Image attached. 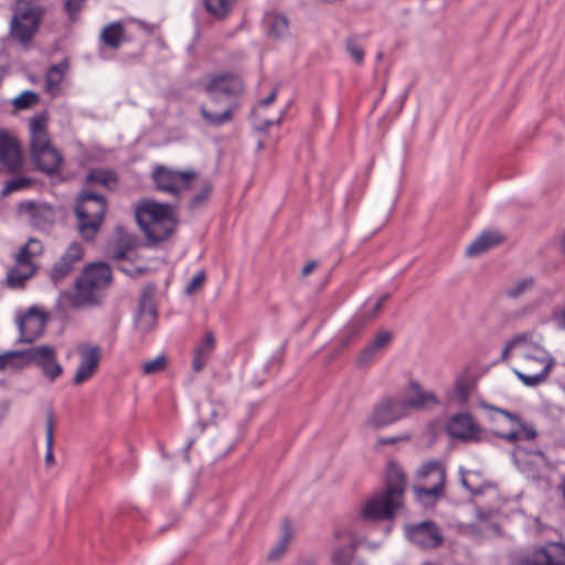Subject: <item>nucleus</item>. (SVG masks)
Returning <instances> with one entry per match:
<instances>
[{
  "label": "nucleus",
  "instance_id": "1",
  "mask_svg": "<svg viewBox=\"0 0 565 565\" xmlns=\"http://www.w3.org/2000/svg\"><path fill=\"white\" fill-rule=\"evenodd\" d=\"M405 486L406 479L402 468L395 462H390L385 489L364 502L360 511L361 518L367 521L392 519L402 505Z\"/></svg>",
  "mask_w": 565,
  "mask_h": 565
},
{
  "label": "nucleus",
  "instance_id": "2",
  "mask_svg": "<svg viewBox=\"0 0 565 565\" xmlns=\"http://www.w3.org/2000/svg\"><path fill=\"white\" fill-rule=\"evenodd\" d=\"M527 343L524 345L519 369H513L515 376L527 387L544 383L556 365L554 356L536 339L534 331H529Z\"/></svg>",
  "mask_w": 565,
  "mask_h": 565
},
{
  "label": "nucleus",
  "instance_id": "3",
  "mask_svg": "<svg viewBox=\"0 0 565 565\" xmlns=\"http://www.w3.org/2000/svg\"><path fill=\"white\" fill-rule=\"evenodd\" d=\"M135 214L140 228L152 242L166 241L175 230L177 217L169 204L143 200L136 206Z\"/></svg>",
  "mask_w": 565,
  "mask_h": 565
},
{
  "label": "nucleus",
  "instance_id": "4",
  "mask_svg": "<svg viewBox=\"0 0 565 565\" xmlns=\"http://www.w3.org/2000/svg\"><path fill=\"white\" fill-rule=\"evenodd\" d=\"M110 282L111 270L108 265L94 263L86 266L75 280L74 292L68 296L71 307L78 309L97 305Z\"/></svg>",
  "mask_w": 565,
  "mask_h": 565
},
{
  "label": "nucleus",
  "instance_id": "5",
  "mask_svg": "<svg viewBox=\"0 0 565 565\" xmlns=\"http://www.w3.org/2000/svg\"><path fill=\"white\" fill-rule=\"evenodd\" d=\"M30 363L35 364L50 382L56 381L64 372L62 364L57 361L55 348L49 344L35 345L24 351H10L0 355V370L9 366L21 369Z\"/></svg>",
  "mask_w": 565,
  "mask_h": 565
},
{
  "label": "nucleus",
  "instance_id": "6",
  "mask_svg": "<svg viewBox=\"0 0 565 565\" xmlns=\"http://www.w3.org/2000/svg\"><path fill=\"white\" fill-rule=\"evenodd\" d=\"M46 122L45 114L36 115L30 120V147L36 167L41 171L52 174L58 171L63 157L51 143Z\"/></svg>",
  "mask_w": 565,
  "mask_h": 565
},
{
  "label": "nucleus",
  "instance_id": "7",
  "mask_svg": "<svg viewBox=\"0 0 565 565\" xmlns=\"http://www.w3.org/2000/svg\"><path fill=\"white\" fill-rule=\"evenodd\" d=\"M44 15V8L35 0H14L9 36L23 46L31 43L39 31Z\"/></svg>",
  "mask_w": 565,
  "mask_h": 565
},
{
  "label": "nucleus",
  "instance_id": "8",
  "mask_svg": "<svg viewBox=\"0 0 565 565\" xmlns=\"http://www.w3.org/2000/svg\"><path fill=\"white\" fill-rule=\"evenodd\" d=\"M106 209L103 195L88 189L81 192L74 211L78 221V232L83 238L94 239L104 221Z\"/></svg>",
  "mask_w": 565,
  "mask_h": 565
},
{
  "label": "nucleus",
  "instance_id": "9",
  "mask_svg": "<svg viewBox=\"0 0 565 565\" xmlns=\"http://www.w3.org/2000/svg\"><path fill=\"white\" fill-rule=\"evenodd\" d=\"M43 244L40 239L31 237L15 255V264L9 269L7 281L9 287L19 288L31 278L36 266L34 259L43 254Z\"/></svg>",
  "mask_w": 565,
  "mask_h": 565
},
{
  "label": "nucleus",
  "instance_id": "10",
  "mask_svg": "<svg viewBox=\"0 0 565 565\" xmlns=\"http://www.w3.org/2000/svg\"><path fill=\"white\" fill-rule=\"evenodd\" d=\"M15 211L20 220L40 232H50L57 220L56 207L44 201H21L17 204Z\"/></svg>",
  "mask_w": 565,
  "mask_h": 565
},
{
  "label": "nucleus",
  "instance_id": "11",
  "mask_svg": "<svg viewBox=\"0 0 565 565\" xmlns=\"http://www.w3.org/2000/svg\"><path fill=\"white\" fill-rule=\"evenodd\" d=\"M416 476L419 480L431 479L430 487H414L416 500L425 507L434 504L444 494V467L438 460H429L418 468Z\"/></svg>",
  "mask_w": 565,
  "mask_h": 565
},
{
  "label": "nucleus",
  "instance_id": "12",
  "mask_svg": "<svg viewBox=\"0 0 565 565\" xmlns=\"http://www.w3.org/2000/svg\"><path fill=\"white\" fill-rule=\"evenodd\" d=\"M405 417L403 405L397 397H384L373 405L364 420V427L379 430Z\"/></svg>",
  "mask_w": 565,
  "mask_h": 565
},
{
  "label": "nucleus",
  "instance_id": "13",
  "mask_svg": "<svg viewBox=\"0 0 565 565\" xmlns=\"http://www.w3.org/2000/svg\"><path fill=\"white\" fill-rule=\"evenodd\" d=\"M195 178L194 171H179L164 166H157L152 172L156 188L173 195L189 190Z\"/></svg>",
  "mask_w": 565,
  "mask_h": 565
},
{
  "label": "nucleus",
  "instance_id": "14",
  "mask_svg": "<svg viewBox=\"0 0 565 565\" xmlns=\"http://www.w3.org/2000/svg\"><path fill=\"white\" fill-rule=\"evenodd\" d=\"M403 405L405 416L407 417L412 409L424 411L439 405V399L431 391L424 390L418 382H411L397 397Z\"/></svg>",
  "mask_w": 565,
  "mask_h": 565
},
{
  "label": "nucleus",
  "instance_id": "15",
  "mask_svg": "<svg viewBox=\"0 0 565 565\" xmlns=\"http://www.w3.org/2000/svg\"><path fill=\"white\" fill-rule=\"evenodd\" d=\"M493 411L495 412V415L492 417L494 422H504L510 426L508 430H497L494 434L498 437L509 443L530 440L536 437L535 429L525 426L516 415L499 408H493Z\"/></svg>",
  "mask_w": 565,
  "mask_h": 565
},
{
  "label": "nucleus",
  "instance_id": "16",
  "mask_svg": "<svg viewBox=\"0 0 565 565\" xmlns=\"http://www.w3.org/2000/svg\"><path fill=\"white\" fill-rule=\"evenodd\" d=\"M77 352L79 363L73 377L74 385H81L92 379L102 359V349L98 345L81 344Z\"/></svg>",
  "mask_w": 565,
  "mask_h": 565
},
{
  "label": "nucleus",
  "instance_id": "17",
  "mask_svg": "<svg viewBox=\"0 0 565 565\" xmlns=\"http://www.w3.org/2000/svg\"><path fill=\"white\" fill-rule=\"evenodd\" d=\"M447 434L462 441H478L481 439L482 429L470 414L454 415L447 423Z\"/></svg>",
  "mask_w": 565,
  "mask_h": 565
},
{
  "label": "nucleus",
  "instance_id": "18",
  "mask_svg": "<svg viewBox=\"0 0 565 565\" xmlns=\"http://www.w3.org/2000/svg\"><path fill=\"white\" fill-rule=\"evenodd\" d=\"M407 539L423 548H433L441 544L443 536L433 522H420L415 525H406Z\"/></svg>",
  "mask_w": 565,
  "mask_h": 565
},
{
  "label": "nucleus",
  "instance_id": "19",
  "mask_svg": "<svg viewBox=\"0 0 565 565\" xmlns=\"http://www.w3.org/2000/svg\"><path fill=\"white\" fill-rule=\"evenodd\" d=\"M206 93L213 103H217L222 96H236L244 89L242 79L231 74H222L212 77L206 84Z\"/></svg>",
  "mask_w": 565,
  "mask_h": 565
},
{
  "label": "nucleus",
  "instance_id": "20",
  "mask_svg": "<svg viewBox=\"0 0 565 565\" xmlns=\"http://www.w3.org/2000/svg\"><path fill=\"white\" fill-rule=\"evenodd\" d=\"M84 257V248L83 246L77 243L73 242L70 244V246L66 248V250L61 255L58 260L53 265L51 269V280L57 285L60 281H62L66 276H68L75 265L81 262Z\"/></svg>",
  "mask_w": 565,
  "mask_h": 565
},
{
  "label": "nucleus",
  "instance_id": "21",
  "mask_svg": "<svg viewBox=\"0 0 565 565\" xmlns=\"http://www.w3.org/2000/svg\"><path fill=\"white\" fill-rule=\"evenodd\" d=\"M45 317L35 308H30L28 312L17 319L20 331V341L31 343L36 340L44 331Z\"/></svg>",
  "mask_w": 565,
  "mask_h": 565
},
{
  "label": "nucleus",
  "instance_id": "22",
  "mask_svg": "<svg viewBox=\"0 0 565 565\" xmlns=\"http://www.w3.org/2000/svg\"><path fill=\"white\" fill-rule=\"evenodd\" d=\"M0 162L10 171L18 170L22 162L20 143L6 129H0Z\"/></svg>",
  "mask_w": 565,
  "mask_h": 565
},
{
  "label": "nucleus",
  "instance_id": "23",
  "mask_svg": "<svg viewBox=\"0 0 565 565\" xmlns=\"http://www.w3.org/2000/svg\"><path fill=\"white\" fill-rule=\"evenodd\" d=\"M520 565H565V547L561 544H551L536 550L522 559Z\"/></svg>",
  "mask_w": 565,
  "mask_h": 565
},
{
  "label": "nucleus",
  "instance_id": "24",
  "mask_svg": "<svg viewBox=\"0 0 565 565\" xmlns=\"http://www.w3.org/2000/svg\"><path fill=\"white\" fill-rule=\"evenodd\" d=\"M392 333L387 330H380L376 332L373 340H371L359 353L356 363L359 366L370 364L374 359L380 355L391 343Z\"/></svg>",
  "mask_w": 565,
  "mask_h": 565
},
{
  "label": "nucleus",
  "instance_id": "25",
  "mask_svg": "<svg viewBox=\"0 0 565 565\" xmlns=\"http://www.w3.org/2000/svg\"><path fill=\"white\" fill-rule=\"evenodd\" d=\"M215 348V335L211 330H206L193 350L192 370L194 372H201L206 366Z\"/></svg>",
  "mask_w": 565,
  "mask_h": 565
},
{
  "label": "nucleus",
  "instance_id": "26",
  "mask_svg": "<svg viewBox=\"0 0 565 565\" xmlns=\"http://www.w3.org/2000/svg\"><path fill=\"white\" fill-rule=\"evenodd\" d=\"M136 326L143 332L150 331L157 323V310L151 297L145 295L140 299L139 310L136 317Z\"/></svg>",
  "mask_w": 565,
  "mask_h": 565
},
{
  "label": "nucleus",
  "instance_id": "27",
  "mask_svg": "<svg viewBox=\"0 0 565 565\" xmlns=\"http://www.w3.org/2000/svg\"><path fill=\"white\" fill-rule=\"evenodd\" d=\"M502 239V236L498 232H483L467 246L466 255L469 257L481 255L499 245Z\"/></svg>",
  "mask_w": 565,
  "mask_h": 565
},
{
  "label": "nucleus",
  "instance_id": "28",
  "mask_svg": "<svg viewBox=\"0 0 565 565\" xmlns=\"http://www.w3.org/2000/svg\"><path fill=\"white\" fill-rule=\"evenodd\" d=\"M138 245V239L131 233L118 228L116 232V238L111 246V257L114 259H124L128 254L135 249Z\"/></svg>",
  "mask_w": 565,
  "mask_h": 565
},
{
  "label": "nucleus",
  "instance_id": "29",
  "mask_svg": "<svg viewBox=\"0 0 565 565\" xmlns=\"http://www.w3.org/2000/svg\"><path fill=\"white\" fill-rule=\"evenodd\" d=\"M103 43L111 49H118L125 41V28L121 22L115 21L107 24L100 33Z\"/></svg>",
  "mask_w": 565,
  "mask_h": 565
},
{
  "label": "nucleus",
  "instance_id": "30",
  "mask_svg": "<svg viewBox=\"0 0 565 565\" xmlns=\"http://www.w3.org/2000/svg\"><path fill=\"white\" fill-rule=\"evenodd\" d=\"M292 537V529L291 523L289 521H285L281 526V534L278 542L271 547L268 552L267 558L270 562L278 561L287 551L288 545Z\"/></svg>",
  "mask_w": 565,
  "mask_h": 565
},
{
  "label": "nucleus",
  "instance_id": "31",
  "mask_svg": "<svg viewBox=\"0 0 565 565\" xmlns=\"http://www.w3.org/2000/svg\"><path fill=\"white\" fill-rule=\"evenodd\" d=\"M89 185H100L109 190L116 189L118 180L116 174L110 170L93 169L86 177Z\"/></svg>",
  "mask_w": 565,
  "mask_h": 565
},
{
  "label": "nucleus",
  "instance_id": "32",
  "mask_svg": "<svg viewBox=\"0 0 565 565\" xmlns=\"http://www.w3.org/2000/svg\"><path fill=\"white\" fill-rule=\"evenodd\" d=\"M235 109H236V105L233 104V105H230L228 107H226L221 113H213L210 109H207V107H205V106H201L200 111H201L202 117L209 125L214 126V127H220V126H223L224 124L232 120L233 113L235 111Z\"/></svg>",
  "mask_w": 565,
  "mask_h": 565
},
{
  "label": "nucleus",
  "instance_id": "33",
  "mask_svg": "<svg viewBox=\"0 0 565 565\" xmlns=\"http://www.w3.org/2000/svg\"><path fill=\"white\" fill-rule=\"evenodd\" d=\"M475 391L473 382L467 379H458L454 385L451 399L460 406H465Z\"/></svg>",
  "mask_w": 565,
  "mask_h": 565
},
{
  "label": "nucleus",
  "instance_id": "34",
  "mask_svg": "<svg viewBox=\"0 0 565 565\" xmlns=\"http://www.w3.org/2000/svg\"><path fill=\"white\" fill-rule=\"evenodd\" d=\"M529 337V331L527 332H523V333H519L516 335H514L504 347V349L502 350V354H501V359L503 361H508L511 355H512V352L514 351L515 352V355L518 356V359L520 360L521 358V352L524 348V345H526V341L529 340L527 339Z\"/></svg>",
  "mask_w": 565,
  "mask_h": 565
},
{
  "label": "nucleus",
  "instance_id": "35",
  "mask_svg": "<svg viewBox=\"0 0 565 565\" xmlns=\"http://www.w3.org/2000/svg\"><path fill=\"white\" fill-rule=\"evenodd\" d=\"M236 0H204L206 10L215 18L223 19L232 10Z\"/></svg>",
  "mask_w": 565,
  "mask_h": 565
},
{
  "label": "nucleus",
  "instance_id": "36",
  "mask_svg": "<svg viewBox=\"0 0 565 565\" xmlns=\"http://www.w3.org/2000/svg\"><path fill=\"white\" fill-rule=\"evenodd\" d=\"M535 286V281L532 277H523L512 282L507 289L505 295L509 298L516 299L525 292L532 290Z\"/></svg>",
  "mask_w": 565,
  "mask_h": 565
},
{
  "label": "nucleus",
  "instance_id": "37",
  "mask_svg": "<svg viewBox=\"0 0 565 565\" xmlns=\"http://www.w3.org/2000/svg\"><path fill=\"white\" fill-rule=\"evenodd\" d=\"M64 72L65 66L63 64L53 65L49 68L46 73L45 84L46 89L50 93L55 94L56 90L60 88V85L64 78Z\"/></svg>",
  "mask_w": 565,
  "mask_h": 565
},
{
  "label": "nucleus",
  "instance_id": "38",
  "mask_svg": "<svg viewBox=\"0 0 565 565\" xmlns=\"http://www.w3.org/2000/svg\"><path fill=\"white\" fill-rule=\"evenodd\" d=\"M362 542H354L349 546L335 548L332 554V565H351L354 550Z\"/></svg>",
  "mask_w": 565,
  "mask_h": 565
},
{
  "label": "nucleus",
  "instance_id": "39",
  "mask_svg": "<svg viewBox=\"0 0 565 565\" xmlns=\"http://www.w3.org/2000/svg\"><path fill=\"white\" fill-rule=\"evenodd\" d=\"M268 23H269L270 33L274 36L281 39L288 34L289 25H288V20L285 17L279 15V14L269 15Z\"/></svg>",
  "mask_w": 565,
  "mask_h": 565
},
{
  "label": "nucleus",
  "instance_id": "40",
  "mask_svg": "<svg viewBox=\"0 0 565 565\" xmlns=\"http://www.w3.org/2000/svg\"><path fill=\"white\" fill-rule=\"evenodd\" d=\"M32 184V180L26 177H18L9 180L1 191L2 196H7L15 191H20L29 188Z\"/></svg>",
  "mask_w": 565,
  "mask_h": 565
},
{
  "label": "nucleus",
  "instance_id": "41",
  "mask_svg": "<svg viewBox=\"0 0 565 565\" xmlns=\"http://www.w3.org/2000/svg\"><path fill=\"white\" fill-rule=\"evenodd\" d=\"M345 50L356 64L361 65L363 63L364 51L355 39L350 38L345 41Z\"/></svg>",
  "mask_w": 565,
  "mask_h": 565
},
{
  "label": "nucleus",
  "instance_id": "42",
  "mask_svg": "<svg viewBox=\"0 0 565 565\" xmlns=\"http://www.w3.org/2000/svg\"><path fill=\"white\" fill-rule=\"evenodd\" d=\"M390 295L385 294L381 298H379L370 308V310L366 309L367 302L364 305L363 310L360 313L361 319L363 322H366L369 320H372L381 310L384 302L388 299Z\"/></svg>",
  "mask_w": 565,
  "mask_h": 565
},
{
  "label": "nucleus",
  "instance_id": "43",
  "mask_svg": "<svg viewBox=\"0 0 565 565\" xmlns=\"http://www.w3.org/2000/svg\"><path fill=\"white\" fill-rule=\"evenodd\" d=\"M38 95L32 90H25L14 98L13 105L18 109H25L38 103Z\"/></svg>",
  "mask_w": 565,
  "mask_h": 565
},
{
  "label": "nucleus",
  "instance_id": "44",
  "mask_svg": "<svg viewBox=\"0 0 565 565\" xmlns=\"http://www.w3.org/2000/svg\"><path fill=\"white\" fill-rule=\"evenodd\" d=\"M53 436H54V422H53V417L49 416L47 422H46V455H45V461L49 465L54 461Z\"/></svg>",
  "mask_w": 565,
  "mask_h": 565
},
{
  "label": "nucleus",
  "instance_id": "45",
  "mask_svg": "<svg viewBox=\"0 0 565 565\" xmlns=\"http://www.w3.org/2000/svg\"><path fill=\"white\" fill-rule=\"evenodd\" d=\"M167 360L163 355H159L156 359L145 362L142 364V373L145 375H150L153 373H159L166 369Z\"/></svg>",
  "mask_w": 565,
  "mask_h": 565
},
{
  "label": "nucleus",
  "instance_id": "46",
  "mask_svg": "<svg viewBox=\"0 0 565 565\" xmlns=\"http://www.w3.org/2000/svg\"><path fill=\"white\" fill-rule=\"evenodd\" d=\"M86 0H65L64 10L68 18L74 21L82 11Z\"/></svg>",
  "mask_w": 565,
  "mask_h": 565
},
{
  "label": "nucleus",
  "instance_id": "47",
  "mask_svg": "<svg viewBox=\"0 0 565 565\" xmlns=\"http://www.w3.org/2000/svg\"><path fill=\"white\" fill-rule=\"evenodd\" d=\"M205 280V274L204 271L196 273L191 280L189 281L186 286V292L193 294Z\"/></svg>",
  "mask_w": 565,
  "mask_h": 565
},
{
  "label": "nucleus",
  "instance_id": "48",
  "mask_svg": "<svg viewBox=\"0 0 565 565\" xmlns=\"http://www.w3.org/2000/svg\"><path fill=\"white\" fill-rule=\"evenodd\" d=\"M552 321L558 330L565 331V310H557L552 316Z\"/></svg>",
  "mask_w": 565,
  "mask_h": 565
},
{
  "label": "nucleus",
  "instance_id": "49",
  "mask_svg": "<svg viewBox=\"0 0 565 565\" xmlns=\"http://www.w3.org/2000/svg\"><path fill=\"white\" fill-rule=\"evenodd\" d=\"M407 439H408V437H407V436H399V437H397V436H395V437H386V438H380V439L377 440V444H379V445L395 444V443H397V441H399V440H407Z\"/></svg>",
  "mask_w": 565,
  "mask_h": 565
},
{
  "label": "nucleus",
  "instance_id": "50",
  "mask_svg": "<svg viewBox=\"0 0 565 565\" xmlns=\"http://www.w3.org/2000/svg\"><path fill=\"white\" fill-rule=\"evenodd\" d=\"M135 23H137V25L143 30L145 32H147L148 34H152L153 31H154V25L153 24H150V23H147L145 21H141V20H137L135 19L134 20Z\"/></svg>",
  "mask_w": 565,
  "mask_h": 565
},
{
  "label": "nucleus",
  "instance_id": "51",
  "mask_svg": "<svg viewBox=\"0 0 565 565\" xmlns=\"http://www.w3.org/2000/svg\"><path fill=\"white\" fill-rule=\"evenodd\" d=\"M461 483H462V486H463L466 489H468V490L471 492V494H473V495H476V494H480V493L482 492V490H481V489L471 487V484L469 483V480H468L466 477H462V478H461Z\"/></svg>",
  "mask_w": 565,
  "mask_h": 565
},
{
  "label": "nucleus",
  "instance_id": "52",
  "mask_svg": "<svg viewBox=\"0 0 565 565\" xmlns=\"http://www.w3.org/2000/svg\"><path fill=\"white\" fill-rule=\"evenodd\" d=\"M277 97V89H273V92L260 102V105L267 107L269 106Z\"/></svg>",
  "mask_w": 565,
  "mask_h": 565
},
{
  "label": "nucleus",
  "instance_id": "53",
  "mask_svg": "<svg viewBox=\"0 0 565 565\" xmlns=\"http://www.w3.org/2000/svg\"><path fill=\"white\" fill-rule=\"evenodd\" d=\"M318 264L317 262L312 260V262H309L303 268H302V275L303 276H308L310 275L316 268H317Z\"/></svg>",
  "mask_w": 565,
  "mask_h": 565
},
{
  "label": "nucleus",
  "instance_id": "54",
  "mask_svg": "<svg viewBox=\"0 0 565 565\" xmlns=\"http://www.w3.org/2000/svg\"><path fill=\"white\" fill-rule=\"evenodd\" d=\"M463 532H465L467 535H470V536H472V537H475V536H478V535H479V533H478V531H477V525H475V524L466 525V526H465Z\"/></svg>",
  "mask_w": 565,
  "mask_h": 565
},
{
  "label": "nucleus",
  "instance_id": "55",
  "mask_svg": "<svg viewBox=\"0 0 565 565\" xmlns=\"http://www.w3.org/2000/svg\"><path fill=\"white\" fill-rule=\"evenodd\" d=\"M8 412H9V404L8 403H2L0 405V423L7 416Z\"/></svg>",
  "mask_w": 565,
  "mask_h": 565
},
{
  "label": "nucleus",
  "instance_id": "56",
  "mask_svg": "<svg viewBox=\"0 0 565 565\" xmlns=\"http://www.w3.org/2000/svg\"><path fill=\"white\" fill-rule=\"evenodd\" d=\"M284 113H280L279 117L276 120H266L265 121V128H269L273 125L279 124L282 119Z\"/></svg>",
  "mask_w": 565,
  "mask_h": 565
},
{
  "label": "nucleus",
  "instance_id": "57",
  "mask_svg": "<svg viewBox=\"0 0 565 565\" xmlns=\"http://www.w3.org/2000/svg\"><path fill=\"white\" fill-rule=\"evenodd\" d=\"M533 455H534V457L539 458L542 461L545 460L544 454L541 450L533 452Z\"/></svg>",
  "mask_w": 565,
  "mask_h": 565
},
{
  "label": "nucleus",
  "instance_id": "58",
  "mask_svg": "<svg viewBox=\"0 0 565 565\" xmlns=\"http://www.w3.org/2000/svg\"><path fill=\"white\" fill-rule=\"evenodd\" d=\"M366 544L370 548H376L379 546V544H371V543H366Z\"/></svg>",
  "mask_w": 565,
  "mask_h": 565
}]
</instances>
